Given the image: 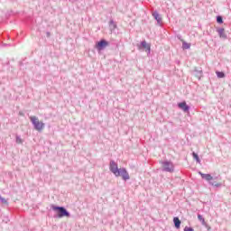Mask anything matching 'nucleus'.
<instances>
[{
    "mask_svg": "<svg viewBox=\"0 0 231 231\" xmlns=\"http://www.w3.org/2000/svg\"><path fill=\"white\" fill-rule=\"evenodd\" d=\"M109 171L110 172H112L113 175L116 176V178L121 177L123 181H127L128 180H131V176H129L127 169L118 168V163H116L115 161H110Z\"/></svg>",
    "mask_w": 231,
    "mask_h": 231,
    "instance_id": "nucleus-1",
    "label": "nucleus"
},
{
    "mask_svg": "<svg viewBox=\"0 0 231 231\" xmlns=\"http://www.w3.org/2000/svg\"><path fill=\"white\" fill-rule=\"evenodd\" d=\"M51 208L55 212L53 215L54 219H62V217H71V213L62 206L51 205Z\"/></svg>",
    "mask_w": 231,
    "mask_h": 231,
    "instance_id": "nucleus-2",
    "label": "nucleus"
},
{
    "mask_svg": "<svg viewBox=\"0 0 231 231\" xmlns=\"http://www.w3.org/2000/svg\"><path fill=\"white\" fill-rule=\"evenodd\" d=\"M199 174L201 176L202 180L208 181V185H211V187H216V189L223 187V183L214 181V180H219V177H213L210 173H203L201 171H199Z\"/></svg>",
    "mask_w": 231,
    "mask_h": 231,
    "instance_id": "nucleus-3",
    "label": "nucleus"
},
{
    "mask_svg": "<svg viewBox=\"0 0 231 231\" xmlns=\"http://www.w3.org/2000/svg\"><path fill=\"white\" fill-rule=\"evenodd\" d=\"M30 120L35 129V131H42V129L44 128V123L39 121V118L37 116H31Z\"/></svg>",
    "mask_w": 231,
    "mask_h": 231,
    "instance_id": "nucleus-4",
    "label": "nucleus"
},
{
    "mask_svg": "<svg viewBox=\"0 0 231 231\" xmlns=\"http://www.w3.org/2000/svg\"><path fill=\"white\" fill-rule=\"evenodd\" d=\"M162 165V172H174V164L171 161L161 162Z\"/></svg>",
    "mask_w": 231,
    "mask_h": 231,
    "instance_id": "nucleus-5",
    "label": "nucleus"
},
{
    "mask_svg": "<svg viewBox=\"0 0 231 231\" xmlns=\"http://www.w3.org/2000/svg\"><path fill=\"white\" fill-rule=\"evenodd\" d=\"M106 46H109V42L105 39H101L99 42L96 43V49L97 51H102Z\"/></svg>",
    "mask_w": 231,
    "mask_h": 231,
    "instance_id": "nucleus-6",
    "label": "nucleus"
},
{
    "mask_svg": "<svg viewBox=\"0 0 231 231\" xmlns=\"http://www.w3.org/2000/svg\"><path fill=\"white\" fill-rule=\"evenodd\" d=\"M138 50H146V52L149 55V54H151V43H147V42L143 41L138 45Z\"/></svg>",
    "mask_w": 231,
    "mask_h": 231,
    "instance_id": "nucleus-7",
    "label": "nucleus"
},
{
    "mask_svg": "<svg viewBox=\"0 0 231 231\" xmlns=\"http://www.w3.org/2000/svg\"><path fill=\"white\" fill-rule=\"evenodd\" d=\"M177 106L179 109H181L184 113H189V111H190V106L187 105V102L185 101L178 103Z\"/></svg>",
    "mask_w": 231,
    "mask_h": 231,
    "instance_id": "nucleus-8",
    "label": "nucleus"
},
{
    "mask_svg": "<svg viewBox=\"0 0 231 231\" xmlns=\"http://www.w3.org/2000/svg\"><path fill=\"white\" fill-rule=\"evenodd\" d=\"M217 32L218 33V36L220 39H228V36L225 33V28H217Z\"/></svg>",
    "mask_w": 231,
    "mask_h": 231,
    "instance_id": "nucleus-9",
    "label": "nucleus"
},
{
    "mask_svg": "<svg viewBox=\"0 0 231 231\" xmlns=\"http://www.w3.org/2000/svg\"><path fill=\"white\" fill-rule=\"evenodd\" d=\"M152 15L153 19H155V21H157L158 24L162 23V16L160 15V13H158V11H153L152 13Z\"/></svg>",
    "mask_w": 231,
    "mask_h": 231,
    "instance_id": "nucleus-10",
    "label": "nucleus"
},
{
    "mask_svg": "<svg viewBox=\"0 0 231 231\" xmlns=\"http://www.w3.org/2000/svg\"><path fill=\"white\" fill-rule=\"evenodd\" d=\"M194 73L195 77H197L199 80H201V77H203V69H198V68H195Z\"/></svg>",
    "mask_w": 231,
    "mask_h": 231,
    "instance_id": "nucleus-11",
    "label": "nucleus"
},
{
    "mask_svg": "<svg viewBox=\"0 0 231 231\" xmlns=\"http://www.w3.org/2000/svg\"><path fill=\"white\" fill-rule=\"evenodd\" d=\"M173 223L175 228L179 229L181 226V220H180V217H173Z\"/></svg>",
    "mask_w": 231,
    "mask_h": 231,
    "instance_id": "nucleus-12",
    "label": "nucleus"
},
{
    "mask_svg": "<svg viewBox=\"0 0 231 231\" xmlns=\"http://www.w3.org/2000/svg\"><path fill=\"white\" fill-rule=\"evenodd\" d=\"M109 28H110L111 32H115V30H116V28H118V26L116 25V23H115V20L111 19L109 21Z\"/></svg>",
    "mask_w": 231,
    "mask_h": 231,
    "instance_id": "nucleus-13",
    "label": "nucleus"
},
{
    "mask_svg": "<svg viewBox=\"0 0 231 231\" xmlns=\"http://www.w3.org/2000/svg\"><path fill=\"white\" fill-rule=\"evenodd\" d=\"M191 154L193 159L197 162V163H201V159H199V155H198V153L193 152Z\"/></svg>",
    "mask_w": 231,
    "mask_h": 231,
    "instance_id": "nucleus-14",
    "label": "nucleus"
},
{
    "mask_svg": "<svg viewBox=\"0 0 231 231\" xmlns=\"http://www.w3.org/2000/svg\"><path fill=\"white\" fill-rule=\"evenodd\" d=\"M182 50H190V43H188L187 42H183Z\"/></svg>",
    "mask_w": 231,
    "mask_h": 231,
    "instance_id": "nucleus-15",
    "label": "nucleus"
},
{
    "mask_svg": "<svg viewBox=\"0 0 231 231\" xmlns=\"http://www.w3.org/2000/svg\"><path fill=\"white\" fill-rule=\"evenodd\" d=\"M217 77L218 79H225V72H223V71H217Z\"/></svg>",
    "mask_w": 231,
    "mask_h": 231,
    "instance_id": "nucleus-16",
    "label": "nucleus"
},
{
    "mask_svg": "<svg viewBox=\"0 0 231 231\" xmlns=\"http://www.w3.org/2000/svg\"><path fill=\"white\" fill-rule=\"evenodd\" d=\"M1 203H2V207H8V200H6V199L5 198H1Z\"/></svg>",
    "mask_w": 231,
    "mask_h": 231,
    "instance_id": "nucleus-17",
    "label": "nucleus"
},
{
    "mask_svg": "<svg viewBox=\"0 0 231 231\" xmlns=\"http://www.w3.org/2000/svg\"><path fill=\"white\" fill-rule=\"evenodd\" d=\"M217 23L218 24H223V16L217 15Z\"/></svg>",
    "mask_w": 231,
    "mask_h": 231,
    "instance_id": "nucleus-18",
    "label": "nucleus"
},
{
    "mask_svg": "<svg viewBox=\"0 0 231 231\" xmlns=\"http://www.w3.org/2000/svg\"><path fill=\"white\" fill-rule=\"evenodd\" d=\"M15 142H16V143H23V139H21V137L19 135H16Z\"/></svg>",
    "mask_w": 231,
    "mask_h": 231,
    "instance_id": "nucleus-19",
    "label": "nucleus"
},
{
    "mask_svg": "<svg viewBox=\"0 0 231 231\" xmlns=\"http://www.w3.org/2000/svg\"><path fill=\"white\" fill-rule=\"evenodd\" d=\"M184 231H194V228L189 227V226H185L184 227Z\"/></svg>",
    "mask_w": 231,
    "mask_h": 231,
    "instance_id": "nucleus-20",
    "label": "nucleus"
},
{
    "mask_svg": "<svg viewBox=\"0 0 231 231\" xmlns=\"http://www.w3.org/2000/svg\"><path fill=\"white\" fill-rule=\"evenodd\" d=\"M198 219L199 221H202L205 219V217H203V216H201L200 214H198Z\"/></svg>",
    "mask_w": 231,
    "mask_h": 231,
    "instance_id": "nucleus-21",
    "label": "nucleus"
},
{
    "mask_svg": "<svg viewBox=\"0 0 231 231\" xmlns=\"http://www.w3.org/2000/svg\"><path fill=\"white\" fill-rule=\"evenodd\" d=\"M205 226V228H207L208 231H210L211 228H212V227H210V226H208V224H206V226Z\"/></svg>",
    "mask_w": 231,
    "mask_h": 231,
    "instance_id": "nucleus-22",
    "label": "nucleus"
},
{
    "mask_svg": "<svg viewBox=\"0 0 231 231\" xmlns=\"http://www.w3.org/2000/svg\"><path fill=\"white\" fill-rule=\"evenodd\" d=\"M4 223H8V221H10V218H8V217H6L5 219H3Z\"/></svg>",
    "mask_w": 231,
    "mask_h": 231,
    "instance_id": "nucleus-23",
    "label": "nucleus"
},
{
    "mask_svg": "<svg viewBox=\"0 0 231 231\" xmlns=\"http://www.w3.org/2000/svg\"><path fill=\"white\" fill-rule=\"evenodd\" d=\"M200 222L202 223L203 226H207V222L205 221V218Z\"/></svg>",
    "mask_w": 231,
    "mask_h": 231,
    "instance_id": "nucleus-24",
    "label": "nucleus"
},
{
    "mask_svg": "<svg viewBox=\"0 0 231 231\" xmlns=\"http://www.w3.org/2000/svg\"><path fill=\"white\" fill-rule=\"evenodd\" d=\"M1 46H2V48H5V47L8 46V44L2 42V43H1Z\"/></svg>",
    "mask_w": 231,
    "mask_h": 231,
    "instance_id": "nucleus-25",
    "label": "nucleus"
},
{
    "mask_svg": "<svg viewBox=\"0 0 231 231\" xmlns=\"http://www.w3.org/2000/svg\"><path fill=\"white\" fill-rule=\"evenodd\" d=\"M46 35H47V37H50V36H51L50 32H46Z\"/></svg>",
    "mask_w": 231,
    "mask_h": 231,
    "instance_id": "nucleus-26",
    "label": "nucleus"
}]
</instances>
